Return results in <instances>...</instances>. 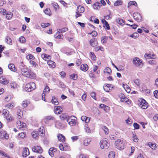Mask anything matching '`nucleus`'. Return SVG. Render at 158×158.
<instances>
[{"mask_svg": "<svg viewBox=\"0 0 158 158\" xmlns=\"http://www.w3.org/2000/svg\"><path fill=\"white\" fill-rule=\"evenodd\" d=\"M21 72L23 75L29 78H33L35 77V74L30 69L27 68H22L21 70Z\"/></svg>", "mask_w": 158, "mask_h": 158, "instance_id": "f257e3e1", "label": "nucleus"}, {"mask_svg": "<svg viewBox=\"0 0 158 158\" xmlns=\"http://www.w3.org/2000/svg\"><path fill=\"white\" fill-rule=\"evenodd\" d=\"M115 146L118 149H123L125 147V143L123 141L120 139L117 140L115 142Z\"/></svg>", "mask_w": 158, "mask_h": 158, "instance_id": "f03ea898", "label": "nucleus"}, {"mask_svg": "<svg viewBox=\"0 0 158 158\" xmlns=\"http://www.w3.org/2000/svg\"><path fill=\"white\" fill-rule=\"evenodd\" d=\"M36 88L35 84L33 82H31L27 84L25 87V90L27 92H31Z\"/></svg>", "mask_w": 158, "mask_h": 158, "instance_id": "7ed1b4c3", "label": "nucleus"}, {"mask_svg": "<svg viewBox=\"0 0 158 158\" xmlns=\"http://www.w3.org/2000/svg\"><path fill=\"white\" fill-rule=\"evenodd\" d=\"M77 118L75 116H72L68 117L67 122L70 126H73L76 123Z\"/></svg>", "mask_w": 158, "mask_h": 158, "instance_id": "20e7f679", "label": "nucleus"}, {"mask_svg": "<svg viewBox=\"0 0 158 158\" xmlns=\"http://www.w3.org/2000/svg\"><path fill=\"white\" fill-rule=\"evenodd\" d=\"M100 145L102 148L105 149H107L110 146L108 142L106 140L104 139H103L100 141Z\"/></svg>", "mask_w": 158, "mask_h": 158, "instance_id": "39448f33", "label": "nucleus"}, {"mask_svg": "<svg viewBox=\"0 0 158 158\" xmlns=\"http://www.w3.org/2000/svg\"><path fill=\"white\" fill-rule=\"evenodd\" d=\"M119 97L121 99V101L122 102H125L127 103L128 104L131 103V102L128 98H126L125 95L123 94H119Z\"/></svg>", "mask_w": 158, "mask_h": 158, "instance_id": "423d86ee", "label": "nucleus"}, {"mask_svg": "<svg viewBox=\"0 0 158 158\" xmlns=\"http://www.w3.org/2000/svg\"><path fill=\"white\" fill-rule=\"evenodd\" d=\"M139 105L142 109H146L148 107V104L145 100L142 99L141 100Z\"/></svg>", "mask_w": 158, "mask_h": 158, "instance_id": "0eeeda50", "label": "nucleus"}, {"mask_svg": "<svg viewBox=\"0 0 158 158\" xmlns=\"http://www.w3.org/2000/svg\"><path fill=\"white\" fill-rule=\"evenodd\" d=\"M32 150L33 152L39 153H41L43 152V149L41 147L39 146H33L32 148Z\"/></svg>", "mask_w": 158, "mask_h": 158, "instance_id": "6e6552de", "label": "nucleus"}, {"mask_svg": "<svg viewBox=\"0 0 158 158\" xmlns=\"http://www.w3.org/2000/svg\"><path fill=\"white\" fill-rule=\"evenodd\" d=\"M133 17L135 20L138 22L141 21V16L140 14L137 12H135L133 14Z\"/></svg>", "mask_w": 158, "mask_h": 158, "instance_id": "1a4fd4ad", "label": "nucleus"}, {"mask_svg": "<svg viewBox=\"0 0 158 158\" xmlns=\"http://www.w3.org/2000/svg\"><path fill=\"white\" fill-rule=\"evenodd\" d=\"M132 62L136 66H140L142 63L141 60L137 57L133 58Z\"/></svg>", "mask_w": 158, "mask_h": 158, "instance_id": "9d476101", "label": "nucleus"}, {"mask_svg": "<svg viewBox=\"0 0 158 158\" xmlns=\"http://www.w3.org/2000/svg\"><path fill=\"white\" fill-rule=\"evenodd\" d=\"M144 57L146 59H155L156 58V56L154 54L146 53L144 55Z\"/></svg>", "mask_w": 158, "mask_h": 158, "instance_id": "9b49d317", "label": "nucleus"}, {"mask_svg": "<svg viewBox=\"0 0 158 158\" xmlns=\"http://www.w3.org/2000/svg\"><path fill=\"white\" fill-rule=\"evenodd\" d=\"M17 127L19 129L24 128L26 127V124L24 123H22L20 121L17 122Z\"/></svg>", "mask_w": 158, "mask_h": 158, "instance_id": "f8f14e48", "label": "nucleus"}, {"mask_svg": "<svg viewBox=\"0 0 158 158\" xmlns=\"http://www.w3.org/2000/svg\"><path fill=\"white\" fill-rule=\"evenodd\" d=\"M9 81L7 80L4 77H0V83L3 85H6L9 83Z\"/></svg>", "mask_w": 158, "mask_h": 158, "instance_id": "ddd939ff", "label": "nucleus"}, {"mask_svg": "<svg viewBox=\"0 0 158 158\" xmlns=\"http://www.w3.org/2000/svg\"><path fill=\"white\" fill-rule=\"evenodd\" d=\"M89 43L90 45L92 47H95L98 44V41L95 38H93L91 39L89 41Z\"/></svg>", "mask_w": 158, "mask_h": 158, "instance_id": "4468645a", "label": "nucleus"}, {"mask_svg": "<svg viewBox=\"0 0 158 158\" xmlns=\"http://www.w3.org/2000/svg\"><path fill=\"white\" fill-rule=\"evenodd\" d=\"M30 154L29 149L27 148H25L22 152V156L23 157H26Z\"/></svg>", "mask_w": 158, "mask_h": 158, "instance_id": "2eb2a0df", "label": "nucleus"}, {"mask_svg": "<svg viewBox=\"0 0 158 158\" xmlns=\"http://www.w3.org/2000/svg\"><path fill=\"white\" fill-rule=\"evenodd\" d=\"M55 113L59 114L62 112L61 107L60 106H55L54 107Z\"/></svg>", "mask_w": 158, "mask_h": 158, "instance_id": "dca6fc26", "label": "nucleus"}, {"mask_svg": "<svg viewBox=\"0 0 158 158\" xmlns=\"http://www.w3.org/2000/svg\"><path fill=\"white\" fill-rule=\"evenodd\" d=\"M112 85L111 84H105L103 86V89L106 92H109L110 90V88H112Z\"/></svg>", "mask_w": 158, "mask_h": 158, "instance_id": "f3484780", "label": "nucleus"}, {"mask_svg": "<svg viewBox=\"0 0 158 158\" xmlns=\"http://www.w3.org/2000/svg\"><path fill=\"white\" fill-rule=\"evenodd\" d=\"M56 149L55 148H50L48 152L49 154L51 156H53L54 155L53 152H56Z\"/></svg>", "mask_w": 158, "mask_h": 158, "instance_id": "a211bd4d", "label": "nucleus"}, {"mask_svg": "<svg viewBox=\"0 0 158 158\" xmlns=\"http://www.w3.org/2000/svg\"><path fill=\"white\" fill-rule=\"evenodd\" d=\"M111 72V69L109 67H107L104 70V73L105 75H109Z\"/></svg>", "mask_w": 158, "mask_h": 158, "instance_id": "6ab92c4d", "label": "nucleus"}, {"mask_svg": "<svg viewBox=\"0 0 158 158\" xmlns=\"http://www.w3.org/2000/svg\"><path fill=\"white\" fill-rule=\"evenodd\" d=\"M80 69L84 71H86L88 69V67L87 64H84L81 65L80 67Z\"/></svg>", "mask_w": 158, "mask_h": 158, "instance_id": "aec40b11", "label": "nucleus"}, {"mask_svg": "<svg viewBox=\"0 0 158 158\" xmlns=\"http://www.w3.org/2000/svg\"><path fill=\"white\" fill-rule=\"evenodd\" d=\"M60 119L62 120H65L66 119L67 120L68 117H69L66 114H62L60 116Z\"/></svg>", "mask_w": 158, "mask_h": 158, "instance_id": "412c9836", "label": "nucleus"}, {"mask_svg": "<svg viewBox=\"0 0 158 158\" xmlns=\"http://www.w3.org/2000/svg\"><path fill=\"white\" fill-rule=\"evenodd\" d=\"M58 139L59 141L61 142H63L65 141V137L61 134H59L57 136Z\"/></svg>", "mask_w": 158, "mask_h": 158, "instance_id": "4be33fe9", "label": "nucleus"}, {"mask_svg": "<svg viewBox=\"0 0 158 158\" xmlns=\"http://www.w3.org/2000/svg\"><path fill=\"white\" fill-rule=\"evenodd\" d=\"M52 103L55 105H57L59 104V102L56 98L55 96H52V99L51 100Z\"/></svg>", "mask_w": 158, "mask_h": 158, "instance_id": "5701e85b", "label": "nucleus"}, {"mask_svg": "<svg viewBox=\"0 0 158 158\" xmlns=\"http://www.w3.org/2000/svg\"><path fill=\"white\" fill-rule=\"evenodd\" d=\"M85 10V8L84 7L81 6H79L77 7V10L78 12L79 13H82Z\"/></svg>", "mask_w": 158, "mask_h": 158, "instance_id": "b1692460", "label": "nucleus"}, {"mask_svg": "<svg viewBox=\"0 0 158 158\" xmlns=\"http://www.w3.org/2000/svg\"><path fill=\"white\" fill-rule=\"evenodd\" d=\"M17 118L18 119H20L23 115V112L21 110H19L17 112Z\"/></svg>", "mask_w": 158, "mask_h": 158, "instance_id": "393cba45", "label": "nucleus"}, {"mask_svg": "<svg viewBox=\"0 0 158 158\" xmlns=\"http://www.w3.org/2000/svg\"><path fill=\"white\" fill-rule=\"evenodd\" d=\"M123 86L127 92L129 93L130 92V88L127 85L125 84H123Z\"/></svg>", "mask_w": 158, "mask_h": 158, "instance_id": "a878e982", "label": "nucleus"}, {"mask_svg": "<svg viewBox=\"0 0 158 158\" xmlns=\"http://www.w3.org/2000/svg\"><path fill=\"white\" fill-rule=\"evenodd\" d=\"M81 120L85 121L86 123H87L89 121V118L85 116H82L81 118Z\"/></svg>", "mask_w": 158, "mask_h": 158, "instance_id": "bb28decb", "label": "nucleus"}, {"mask_svg": "<svg viewBox=\"0 0 158 158\" xmlns=\"http://www.w3.org/2000/svg\"><path fill=\"white\" fill-rule=\"evenodd\" d=\"M42 57L44 60H50L51 57V56L46 54H43L42 55Z\"/></svg>", "mask_w": 158, "mask_h": 158, "instance_id": "cd10ccee", "label": "nucleus"}, {"mask_svg": "<svg viewBox=\"0 0 158 158\" xmlns=\"http://www.w3.org/2000/svg\"><path fill=\"white\" fill-rule=\"evenodd\" d=\"M91 141V139L88 138L85 139L83 141V144L85 146H88Z\"/></svg>", "mask_w": 158, "mask_h": 158, "instance_id": "c85d7f7f", "label": "nucleus"}, {"mask_svg": "<svg viewBox=\"0 0 158 158\" xmlns=\"http://www.w3.org/2000/svg\"><path fill=\"white\" fill-rule=\"evenodd\" d=\"M8 68L12 71H16V69L15 68V65L13 64H9Z\"/></svg>", "mask_w": 158, "mask_h": 158, "instance_id": "c756f323", "label": "nucleus"}, {"mask_svg": "<svg viewBox=\"0 0 158 158\" xmlns=\"http://www.w3.org/2000/svg\"><path fill=\"white\" fill-rule=\"evenodd\" d=\"M117 22L121 25H123L125 24L124 20L121 19H116Z\"/></svg>", "mask_w": 158, "mask_h": 158, "instance_id": "7c9ffc66", "label": "nucleus"}, {"mask_svg": "<svg viewBox=\"0 0 158 158\" xmlns=\"http://www.w3.org/2000/svg\"><path fill=\"white\" fill-rule=\"evenodd\" d=\"M47 64L51 67L54 68L55 67V62L52 61H48Z\"/></svg>", "mask_w": 158, "mask_h": 158, "instance_id": "2f4dec72", "label": "nucleus"}, {"mask_svg": "<svg viewBox=\"0 0 158 158\" xmlns=\"http://www.w3.org/2000/svg\"><path fill=\"white\" fill-rule=\"evenodd\" d=\"M148 145L152 149L154 150L156 148V144L155 143L148 142Z\"/></svg>", "mask_w": 158, "mask_h": 158, "instance_id": "473e14b6", "label": "nucleus"}, {"mask_svg": "<svg viewBox=\"0 0 158 158\" xmlns=\"http://www.w3.org/2000/svg\"><path fill=\"white\" fill-rule=\"evenodd\" d=\"M29 104V102L26 100L23 102L22 104V106L23 107H26Z\"/></svg>", "mask_w": 158, "mask_h": 158, "instance_id": "72a5a7b5", "label": "nucleus"}, {"mask_svg": "<svg viewBox=\"0 0 158 158\" xmlns=\"http://www.w3.org/2000/svg\"><path fill=\"white\" fill-rule=\"evenodd\" d=\"M61 29H57V30L58 32H59V33H57L56 35H55V38H58L59 39L62 38V36L60 35L59 34L61 32Z\"/></svg>", "mask_w": 158, "mask_h": 158, "instance_id": "f704fd0d", "label": "nucleus"}, {"mask_svg": "<svg viewBox=\"0 0 158 158\" xmlns=\"http://www.w3.org/2000/svg\"><path fill=\"white\" fill-rule=\"evenodd\" d=\"M85 132L87 133H90L91 132V131L89 129L87 124H85Z\"/></svg>", "mask_w": 158, "mask_h": 158, "instance_id": "c9c22d12", "label": "nucleus"}, {"mask_svg": "<svg viewBox=\"0 0 158 158\" xmlns=\"http://www.w3.org/2000/svg\"><path fill=\"white\" fill-rule=\"evenodd\" d=\"M6 41L7 44L11 45L12 43V40L9 37H6Z\"/></svg>", "mask_w": 158, "mask_h": 158, "instance_id": "e433bc0d", "label": "nucleus"}, {"mask_svg": "<svg viewBox=\"0 0 158 158\" xmlns=\"http://www.w3.org/2000/svg\"><path fill=\"white\" fill-rule=\"evenodd\" d=\"M115 157V153L114 152L111 151L110 152L108 155L109 158H114Z\"/></svg>", "mask_w": 158, "mask_h": 158, "instance_id": "4c0bfd02", "label": "nucleus"}, {"mask_svg": "<svg viewBox=\"0 0 158 158\" xmlns=\"http://www.w3.org/2000/svg\"><path fill=\"white\" fill-rule=\"evenodd\" d=\"M55 127L59 129L61 128L62 127V124L59 122H56L55 124Z\"/></svg>", "mask_w": 158, "mask_h": 158, "instance_id": "58836bf2", "label": "nucleus"}, {"mask_svg": "<svg viewBox=\"0 0 158 158\" xmlns=\"http://www.w3.org/2000/svg\"><path fill=\"white\" fill-rule=\"evenodd\" d=\"M59 148L62 151H65L66 150V147H64V143L60 144L59 145Z\"/></svg>", "mask_w": 158, "mask_h": 158, "instance_id": "ea45409f", "label": "nucleus"}, {"mask_svg": "<svg viewBox=\"0 0 158 158\" xmlns=\"http://www.w3.org/2000/svg\"><path fill=\"white\" fill-rule=\"evenodd\" d=\"M5 117L6 118L7 120V121L8 122H10L12 120V118L11 117V116H10V115L8 114V115L6 116Z\"/></svg>", "mask_w": 158, "mask_h": 158, "instance_id": "a19ab883", "label": "nucleus"}, {"mask_svg": "<svg viewBox=\"0 0 158 158\" xmlns=\"http://www.w3.org/2000/svg\"><path fill=\"white\" fill-rule=\"evenodd\" d=\"M132 5H134V6H137V4L135 1H131L129 2L128 4V7H129L130 6Z\"/></svg>", "mask_w": 158, "mask_h": 158, "instance_id": "79ce46f5", "label": "nucleus"}, {"mask_svg": "<svg viewBox=\"0 0 158 158\" xmlns=\"http://www.w3.org/2000/svg\"><path fill=\"white\" fill-rule=\"evenodd\" d=\"M122 4V1L121 0H118L114 2V6H117L121 5Z\"/></svg>", "mask_w": 158, "mask_h": 158, "instance_id": "37998d69", "label": "nucleus"}, {"mask_svg": "<svg viewBox=\"0 0 158 158\" xmlns=\"http://www.w3.org/2000/svg\"><path fill=\"white\" fill-rule=\"evenodd\" d=\"M90 56H91V58L94 60H95L96 59V57L94 55V53L92 52H91L89 53Z\"/></svg>", "mask_w": 158, "mask_h": 158, "instance_id": "c03bdc74", "label": "nucleus"}, {"mask_svg": "<svg viewBox=\"0 0 158 158\" xmlns=\"http://www.w3.org/2000/svg\"><path fill=\"white\" fill-rule=\"evenodd\" d=\"M26 58L27 60H33L35 58V57H34V56L32 54H29L27 55L26 56Z\"/></svg>", "mask_w": 158, "mask_h": 158, "instance_id": "a18cd8bd", "label": "nucleus"}, {"mask_svg": "<svg viewBox=\"0 0 158 158\" xmlns=\"http://www.w3.org/2000/svg\"><path fill=\"white\" fill-rule=\"evenodd\" d=\"M89 34L91 35L93 37H96L98 35L97 32L95 31H93L89 33Z\"/></svg>", "mask_w": 158, "mask_h": 158, "instance_id": "49530a36", "label": "nucleus"}, {"mask_svg": "<svg viewBox=\"0 0 158 158\" xmlns=\"http://www.w3.org/2000/svg\"><path fill=\"white\" fill-rule=\"evenodd\" d=\"M2 113L4 115L6 116L8 114L9 111L6 109H4L2 111Z\"/></svg>", "mask_w": 158, "mask_h": 158, "instance_id": "de8ad7c7", "label": "nucleus"}, {"mask_svg": "<svg viewBox=\"0 0 158 158\" xmlns=\"http://www.w3.org/2000/svg\"><path fill=\"white\" fill-rule=\"evenodd\" d=\"M10 86L12 88L15 89L17 87V85L16 83L15 82H13L10 84Z\"/></svg>", "mask_w": 158, "mask_h": 158, "instance_id": "09e8293b", "label": "nucleus"}, {"mask_svg": "<svg viewBox=\"0 0 158 158\" xmlns=\"http://www.w3.org/2000/svg\"><path fill=\"white\" fill-rule=\"evenodd\" d=\"M50 25V24L49 23H42L41 24V26L43 28H45L49 26Z\"/></svg>", "mask_w": 158, "mask_h": 158, "instance_id": "8fccbe9b", "label": "nucleus"}, {"mask_svg": "<svg viewBox=\"0 0 158 158\" xmlns=\"http://www.w3.org/2000/svg\"><path fill=\"white\" fill-rule=\"evenodd\" d=\"M103 27L105 28L107 30H110V27L107 22L103 24Z\"/></svg>", "mask_w": 158, "mask_h": 158, "instance_id": "3c124183", "label": "nucleus"}, {"mask_svg": "<svg viewBox=\"0 0 158 158\" xmlns=\"http://www.w3.org/2000/svg\"><path fill=\"white\" fill-rule=\"evenodd\" d=\"M133 136L132 138L133 141L135 142H137L139 140L138 138L136 135H134L133 134Z\"/></svg>", "mask_w": 158, "mask_h": 158, "instance_id": "603ef678", "label": "nucleus"}, {"mask_svg": "<svg viewBox=\"0 0 158 158\" xmlns=\"http://www.w3.org/2000/svg\"><path fill=\"white\" fill-rule=\"evenodd\" d=\"M99 5H100L99 3L97 2L95 3L93 6L94 8L95 9H98V7H99Z\"/></svg>", "mask_w": 158, "mask_h": 158, "instance_id": "864d4df0", "label": "nucleus"}, {"mask_svg": "<svg viewBox=\"0 0 158 158\" xmlns=\"http://www.w3.org/2000/svg\"><path fill=\"white\" fill-rule=\"evenodd\" d=\"M130 36L134 39H136L138 36V34L137 32H135L131 35Z\"/></svg>", "mask_w": 158, "mask_h": 158, "instance_id": "5fc2aeb1", "label": "nucleus"}, {"mask_svg": "<svg viewBox=\"0 0 158 158\" xmlns=\"http://www.w3.org/2000/svg\"><path fill=\"white\" fill-rule=\"evenodd\" d=\"M19 40L21 43H24L26 41L25 39L23 36L20 37L19 38Z\"/></svg>", "mask_w": 158, "mask_h": 158, "instance_id": "6e6d98bb", "label": "nucleus"}, {"mask_svg": "<svg viewBox=\"0 0 158 158\" xmlns=\"http://www.w3.org/2000/svg\"><path fill=\"white\" fill-rule=\"evenodd\" d=\"M70 77L71 79L76 80L77 78V76L76 74H73L70 75Z\"/></svg>", "mask_w": 158, "mask_h": 158, "instance_id": "4d7b16f0", "label": "nucleus"}, {"mask_svg": "<svg viewBox=\"0 0 158 158\" xmlns=\"http://www.w3.org/2000/svg\"><path fill=\"white\" fill-rule=\"evenodd\" d=\"M43 127H42V129L41 128H40V129L39 130V131H38L39 132V135H43L44 134V130H43Z\"/></svg>", "mask_w": 158, "mask_h": 158, "instance_id": "13d9d810", "label": "nucleus"}, {"mask_svg": "<svg viewBox=\"0 0 158 158\" xmlns=\"http://www.w3.org/2000/svg\"><path fill=\"white\" fill-rule=\"evenodd\" d=\"M44 12L46 14L49 15L50 14L51 11L49 9L47 8L44 10Z\"/></svg>", "mask_w": 158, "mask_h": 158, "instance_id": "bf43d9fd", "label": "nucleus"}, {"mask_svg": "<svg viewBox=\"0 0 158 158\" xmlns=\"http://www.w3.org/2000/svg\"><path fill=\"white\" fill-rule=\"evenodd\" d=\"M134 83L137 85L138 86H139L140 85V83L139 82V79H136L134 81Z\"/></svg>", "mask_w": 158, "mask_h": 158, "instance_id": "052dcab7", "label": "nucleus"}, {"mask_svg": "<svg viewBox=\"0 0 158 158\" xmlns=\"http://www.w3.org/2000/svg\"><path fill=\"white\" fill-rule=\"evenodd\" d=\"M104 18L106 19H111L112 17V15L110 13L109 15L104 16Z\"/></svg>", "mask_w": 158, "mask_h": 158, "instance_id": "680f3d73", "label": "nucleus"}, {"mask_svg": "<svg viewBox=\"0 0 158 158\" xmlns=\"http://www.w3.org/2000/svg\"><path fill=\"white\" fill-rule=\"evenodd\" d=\"M50 91V89L49 87L48 86H46L45 87V89L44 90V93H48Z\"/></svg>", "mask_w": 158, "mask_h": 158, "instance_id": "e2e57ef3", "label": "nucleus"}, {"mask_svg": "<svg viewBox=\"0 0 158 158\" xmlns=\"http://www.w3.org/2000/svg\"><path fill=\"white\" fill-rule=\"evenodd\" d=\"M26 134L24 132H22L19 134V136L22 138H23L25 137Z\"/></svg>", "mask_w": 158, "mask_h": 158, "instance_id": "0e129e2a", "label": "nucleus"}, {"mask_svg": "<svg viewBox=\"0 0 158 158\" xmlns=\"http://www.w3.org/2000/svg\"><path fill=\"white\" fill-rule=\"evenodd\" d=\"M101 41L103 43H106V37L105 36L103 37L101 39Z\"/></svg>", "mask_w": 158, "mask_h": 158, "instance_id": "69168bd1", "label": "nucleus"}, {"mask_svg": "<svg viewBox=\"0 0 158 158\" xmlns=\"http://www.w3.org/2000/svg\"><path fill=\"white\" fill-rule=\"evenodd\" d=\"M102 128L103 130H104L106 134H107L108 133V129L106 127L103 126Z\"/></svg>", "mask_w": 158, "mask_h": 158, "instance_id": "338daca9", "label": "nucleus"}, {"mask_svg": "<svg viewBox=\"0 0 158 158\" xmlns=\"http://www.w3.org/2000/svg\"><path fill=\"white\" fill-rule=\"evenodd\" d=\"M135 129H138L139 128V124L136 123H135L133 125Z\"/></svg>", "mask_w": 158, "mask_h": 158, "instance_id": "774afa93", "label": "nucleus"}]
</instances>
